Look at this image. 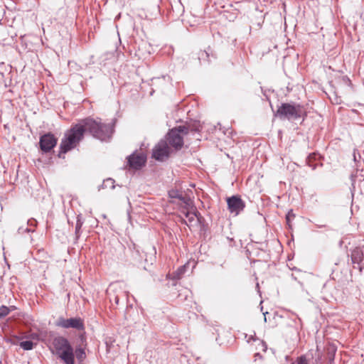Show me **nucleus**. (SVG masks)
Masks as SVG:
<instances>
[{
	"label": "nucleus",
	"mask_w": 364,
	"mask_h": 364,
	"mask_svg": "<svg viewBox=\"0 0 364 364\" xmlns=\"http://www.w3.org/2000/svg\"><path fill=\"white\" fill-rule=\"evenodd\" d=\"M188 132L189 129L186 126L172 129L167 134L168 144L176 150L181 149L183 145V136L188 134Z\"/></svg>",
	"instance_id": "4"
},
{
	"label": "nucleus",
	"mask_w": 364,
	"mask_h": 364,
	"mask_svg": "<svg viewBox=\"0 0 364 364\" xmlns=\"http://www.w3.org/2000/svg\"><path fill=\"white\" fill-rule=\"evenodd\" d=\"M34 343L31 341H22L20 343V346L25 350L33 349Z\"/></svg>",
	"instance_id": "19"
},
{
	"label": "nucleus",
	"mask_w": 364,
	"mask_h": 364,
	"mask_svg": "<svg viewBox=\"0 0 364 364\" xmlns=\"http://www.w3.org/2000/svg\"><path fill=\"white\" fill-rule=\"evenodd\" d=\"M15 309L14 306H11L8 307L6 306L2 305L0 306V318H4L11 311Z\"/></svg>",
	"instance_id": "15"
},
{
	"label": "nucleus",
	"mask_w": 364,
	"mask_h": 364,
	"mask_svg": "<svg viewBox=\"0 0 364 364\" xmlns=\"http://www.w3.org/2000/svg\"><path fill=\"white\" fill-rule=\"evenodd\" d=\"M364 255L362 250L360 248H355L351 252V260L353 264H357L358 268L360 271L362 270L361 263L363 260Z\"/></svg>",
	"instance_id": "13"
},
{
	"label": "nucleus",
	"mask_w": 364,
	"mask_h": 364,
	"mask_svg": "<svg viewBox=\"0 0 364 364\" xmlns=\"http://www.w3.org/2000/svg\"><path fill=\"white\" fill-rule=\"evenodd\" d=\"M28 223L31 226H34L35 224L36 223V221L35 220H29L28 221Z\"/></svg>",
	"instance_id": "23"
},
{
	"label": "nucleus",
	"mask_w": 364,
	"mask_h": 364,
	"mask_svg": "<svg viewBox=\"0 0 364 364\" xmlns=\"http://www.w3.org/2000/svg\"><path fill=\"white\" fill-rule=\"evenodd\" d=\"M255 360L257 359V358H261V355H260V354L259 353H256L255 354Z\"/></svg>",
	"instance_id": "25"
},
{
	"label": "nucleus",
	"mask_w": 364,
	"mask_h": 364,
	"mask_svg": "<svg viewBox=\"0 0 364 364\" xmlns=\"http://www.w3.org/2000/svg\"><path fill=\"white\" fill-rule=\"evenodd\" d=\"M294 218H295V214L293 213V210H289L286 215L287 223L289 228H291V221L292 220H294Z\"/></svg>",
	"instance_id": "21"
},
{
	"label": "nucleus",
	"mask_w": 364,
	"mask_h": 364,
	"mask_svg": "<svg viewBox=\"0 0 364 364\" xmlns=\"http://www.w3.org/2000/svg\"><path fill=\"white\" fill-rule=\"evenodd\" d=\"M251 341H257L258 342V345L260 346V349L264 351V352H266L267 349V346L266 344V343L262 340H259V339H257L255 338V333L254 335H250L247 341L248 343H250Z\"/></svg>",
	"instance_id": "14"
},
{
	"label": "nucleus",
	"mask_w": 364,
	"mask_h": 364,
	"mask_svg": "<svg viewBox=\"0 0 364 364\" xmlns=\"http://www.w3.org/2000/svg\"><path fill=\"white\" fill-rule=\"evenodd\" d=\"M168 196L171 198L179 199L184 204L186 208H188V207L192 205V201L190 197L184 195L183 192L178 190H171L168 192Z\"/></svg>",
	"instance_id": "11"
},
{
	"label": "nucleus",
	"mask_w": 364,
	"mask_h": 364,
	"mask_svg": "<svg viewBox=\"0 0 364 364\" xmlns=\"http://www.w3.org/2000/svg\"><path fill=\"white\" fill-rule=\"evenodd\" d=\"M186 269V265L181 266L175 272L173 275V279H179L182 275L185 273Z\"/></svg>",
	"instance_id": "18"
},
{
	"label": "nucleus",
	"mask_w": 364,
	"mask_h": 364,
	"mask_svg": "<svg viewBox=\"0 0 364 364\" xmlns=\"http://www.w3.org/2000/svg\"><path fill=\"white\" fill-rule=\"evenodd\" d=\"M146 158L144 154L134 153L128 157V164L130 168L139 169L145 165Z\"/></svg>",
	"instance_id": "10"
},
{
	"label": "nucleus",
	"mask_w": 364,
	"mask_h": 364,
	"mask_svg": "<svg viewBox=\"0 0 364 364\" xmlns=\"http://www.w3.org/2000/svg\"><path fill=\"white\" fill-rule=\"evenodd\" d=\"M208 57V53L206 51L201 52L199 56V59L203 58L204 57Z\"/></svg>",
	"instance_id": "22"
},
{
	"label": "nucleus",
	"mask_w": 364,
	"mask_h": 364,
	"mask_svg": "<svg viewBox=\"0 0 364 364\" xmlns=\"http://www.w3.org/2000/svg\"><path fill=\"white\" fill-rule=\"evenodd\" d=\"M53 345L56 354L65 364H75L73 348L67 338L56 337L53 339Z\"/></svg>",
	"instance_id": "2"
},
{
	"label": "nucleus",
	"mask_w": 364,
	"mask_h": 364,
	"mask_svg": "<svg viewBox=\"0 0 364 364\" xmlns=\"http://www.w3.org/2000/svg\"><path fill=\"white\" fill-rule=\"evenodd\" d=\"M103 186L105 188H110L113 189L114 188V180L112 178H107L103 181Z\"/></svg>",
	"instance_id": "20"
},
{
	"label": "nucleus",
	"mask_w": 364,
	"mask_h": 364,
	"mask_svg": "<svg viewBox=\"0 0 364 364\" xmlns=\"http://www.w3.org/2000/svg\"><path fill=\"white\" fill-rule=\"evenodd\" d=\"M333 358H334V356H333V355H331V356L329 357L330 360H333Z\"/></svg>",
	"instance_id": "27"
},
{
	"label": "nucleus",
	"mask_w": 364,
	"mask_h": 364,
	"mask_svg": "<svg viewBox=\"0 0 364 364\" xmlns=\"http://www.w3.org/2000/svg\"><path fill=\"white\" fill-rule=\"evenodd\" d=\"M107 294L110 301H114L117 305L119 304L120 297L127 296L126 293L122 291L121 284L119 282L112 284L107 289Z\"/></svg>",
	"instance_id": "8"
},
{
	"label": "nucleus",
	"mask_w": 364,
	"mask_h": 364,
	"mask_svg": "<svg viewBox=\"0 0 364 364\" xmlns=\"http://www.w3.org/2000/svg\"><path fill=\"white\" fill-rule=\"evenodd\" d=\"M227 204L228 210L235 215H237L245 207V203L240 196H232L228 198Z\"/></svg>",
	"instance_id": "7"
},
{
	"label": "nucleus",
	"mask_w": 364,
	"mask_h": 364,
	"mask_svg": "<svg viewBox=\"0 0 364 364\" xmlns=\"http://www.w3.org/2000/svg\"><path fill=\"white\" fill-rule=\"evenodd\" d=\"M55 325L63 328H72L80 331L85 328L83 320L79 317L70 318L59 317L55 322Z\"/></svg>",
	"instance_id": "5"
},
{
	"label": "nucleus",
	"mask_w": 364,
	"mask_h": 364,
	"mask_svg": "<svg viewBox=\"0 0 364 364\" xmlns=\"http://www.w3.org/2000/svg\"><path fill=\"white\" fill-rule=\"evenodd\" d=\"M80 228H81V224L77 222L76 224V227H75L76 231H77L79 229H80Z\"/></svg>",
	"instance_id": "24"
},
{
	"label": "nucleus",
	"mask_w": 364,
	"mask_h": 364,
	"mask_svg": "<svg viewBox=\"0 0 364 364\" xmlns=\"http://www.w3.org/2000/svg\"><path fill=\"white\" fill-rule=\"evenodd\" d=\"M170 154V147L166 141L161 140L153 149L152 156L157 161L166 160Z\"/></svg>",
	"instance_id": "6"
},
{
	"label": "nucleus",
	"mask_w": 364,
	"mask_h": 364,
	"mask_svg": "<svg viewBox=\"0 0 364 364\" xmlns=\"http://www.w3.org/2000/svg\"><path fill=\"white\" fill-rule=\"evenodd\" d=\"M305 111L303 106L295 103H282L276 115L281 119L296 120L301 118Z\"/></svg>",
	"instance_id": "3"
},
{
	"label": "nucleus",
	"mask_w": 364,
	"mask_h": 364,
	"mask_svg": "<svg viewBox=\"0 0 364 364\" xmlns=\"http://www.w3.org/2000/svg\"><path fill=\"white\" fill-rule=\"evenodd\" d=\"M291 364H311V358L302 355L296 358Z\"/></svg>",
	"instance_id": "16"
},
{
	"label": "nucleus",
	"mask_w": 364,
	"mask_h": 364,
	"mask_svg": "<svg viewBox=\"0 0 364 364\" xmlns=\"http://www.w3.org/2000/svg\"><path fill=\"white\" fill-rule=\"evenodd\" d=\"M183 214H184L185 217L187 218V220L182 218L181 219L182 223L187 225L190 228L191 226L197 225L198 224L199 218L198 216L197 211L191 212V211L187 210L186 212H183Z\"/></svg>",
	"instance_id": "12"
},
{
	"label": "nucleus",
	"mask_w": 364,
	"mask_h": 364,
	"mask_svg": "<svg viewBox=\"0 0 364 364\" xmlns=\"http://www.w3.org/2000/svg\"><path fill=\"white\" fill-rule=\"evenodd\" d=\"M75 355L77 360L82 361L86 357L85 350L82 348H77L75 349Z\"/></svg>",
	"instance_id": "17"
},
{
	"label": "nucleus",
	"mask_w": 364,
	"mask_h": 364,
	"mask_svg": "<svg viewBox=\"0 0 364 364\" xmlns=\"http://www.w3.org/2000/svg\"><path fill=\"white\" fill-rule=\"evenodd\" d=\"M85 131L89 132L93 137L101 141L109 139L114 129L111 124H105L101 119L86 118L81 120L67 132L60 143V152L66 153L74 149L83 139Z\"/></svg>",
	"instance_id": "1"
},
{
	"label": "nucleus",
	"mask_w": 364,
	"mask_h": 364,
	"mask_svg": "<svg viewBox=\"0 0 364 364\" xmlns=\"http://www.w3.org/2000/svg\"><path fill=\"white\" fill-rule=\"evenodd\" d=\"M313 156H315V154H314L313 155H310L309 156V161H310V160L313 158Z\"/></svg>",
	"instance_id": "26"
},
{
	"label": "nucleus",
	"mask_w": 364,
	"mask_h": 364,
	"mask_svg": "<svg viewBox=\"0 0 364 364\" xmlns=\"http://www.w3.org/2000/svg\"><path fill=\"white\" fill-rule=\"evenodd\" d=\"M39 144L41 149L47 153L55 147L57 144V139L53 134L48 133L41 137Z\"/></svg>",
	"instance_id": "9"
}]
</instances>
